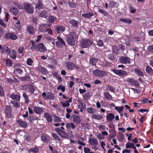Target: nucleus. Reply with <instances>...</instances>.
<instances>
[{
	"label": "nucleus",
	"mask_w": 153,
	"mask_h": 153,
	"mask_svg": "<svg viewBox=\"0 0 153 153\" xmlns=\"http://www.w3.org/2000/svg\"><path fill=\"white\" fill-rule=\"evenodd\" d=\"M30 42L32 44L30 49L31 50L36 49L37 51L43 53L46 51L47 48L45 45L42 43H38L37 45L36 44L35 42L33 40H31Z\"/></svg>",
	"instance_id": "obj_1"
},
{
	"label": "nucleus",
	"mask_w": 153,
	"mask_h": 153,
	"mask_svg": "<svg viewBox=\"0 0 153 153\" xmlns=\"http://www.w3.org/2000/svg\"><path fill=\"white\" fill-rule=\"evenodd\" d=\"M76 34L74 31H70L69 34L65 36V39L67 43L69 45L74 46L75 44Z\"/></svg>",
	"instance_id": "obj_2"
},
{
	"label": "nucleus",
	"mask_w": 153,
	"mask_h": 153,
	"mask_svg": "<svg viewBox=\"0 0 153 153\" xmlns=\"http://www.w3.org/2000/svg\"><path fill=\"white\" fill-rule=\"evenodd\" d=\"M93 41L89 38L83 39L82 40L80 46L82 48H89L92 45Z\"/></svg>",
	"instance_id": "obj_3"
},
{
	"label": "nucleus",
	"mask_w": 153,
	"mask_h": 153,
	"mask_svg": "<svg viewBox=\"0 0 153 153\" xmlns=\"http://www.w3.org/2000/svg\"><path fill=\"white\" fill-rule=\"evenodd\" d=\"M23 9L26 13L32 14L34 12V7L29 2H25L23 4Z\"/></svg>",
	"instance_id": "obj_4"
},
{
	"label": "nucleus",
	"mask_w": 153,
	"mask_h": 153,
	"mask_svg": "<svg viewBox=\"0 0 153 153\" xmlns=\"http://www.w3.org/2000/svg\"><path fill=\"white\" fill-rule=\"evenodd\" d=\"M92 74L96 77H103L107 75V71L96 69L92 71Z\"/></svg>",
	"instance_id": "obj_5"
},
{
	"label": "nucleus",
	"mask_w": 153,
	"mask_h": 153,
	"mask_svg": "<svg viewBox=\"0 0 153 153\" xmlns=\"http://www.w3.org/2000/svg\"><path fill=\"white\" fill-rule=\"evenodd\" d=\"M4 111L6 117L8 119L11 118L12 116V109L9 105H6L4 108Z\"/></svg>",
	"instance_id": "obj_6"
},
{
	"label": "nucleus",
	"mask_w": 153,
	"mask_h": 153,
	"mask_svg": "<svg viewBox=\"0 0 153 153\" xmlns=\"http://www.w3.org/2000/svg\"><path fill=\"white\" fill-rule=\"evenodd\" d=\"M119 60L121 63L129 64L131 63V59L126 56H121Z\"/></svg>",
	"instance_id": "obj_7"
},
{
	"label": "nucleus",
	"mask_w": 153,
	"mask_h": 153,
	"mask_svg": "<svg viewBox=\"0 0 153 153\" xmlns=\"http://www.w3.org/2000/svg\"><path fill=\"white\" fill-rule=\"evenodd\" d=\"M55 131L61 137L63 138H68V134L65 131L62 130L61 129L58 128H56L55 129Z\"/></svg>",
	"instance_id": "obj_8"
},
{
	"label": "nucleus",
	"mask_w": 153,
	"mask_h": 153,
	"mask_svg": "<svg viewBox=\"0 0 153 153\" xmlns=\"http://www.w3.org/2000/svg\"><path fill=\"white\" fill-rule=\"evenodd\" d=\"M111 71L119 76L124 77L128 76V73L125 71L113 69L111 70Z\"/></svg>",
	"instance_id": "obj_9"
},
{
	"label": "nucleus",
	"mask_w": 153,
	"mask_h": 153,
	"mask_svg": "<svg viewBox=\"0 0 153 153\" xmlns=\"http://www.w3.org/2000/svg\"><path fill=\"white\" fill-rule=\"evenodd\" d=\"M5 39H11L15 40L17 39V36L13 33L8 32L6 33L4 36Z\"/></svg>",
	"instance_id": "obj_10"
},
{
	"label": "nucleus",
	"mask_w": 153,
	"mask_h": 153,
	"mask_svg": "<svg viewBox=\"0 0 153 153\" xmlns=\"http://www.w3.org/2000/svg\"><path fill=\"white\" fill-rule=\"evenodd\" d=\"M57 39L58 40V41H57L56 42V45L57 47L59 48H62L63 45H65L66 44L64 41L60 37L58 36Z\"/></svg>",
	"instance_id": "obj_11"
},
{
	"label": "nucleus",
	"mask_w": 153,
	"mask_h": 153,
	"mask_svg": "<svg viewBox=\"0 0 153 153\" xmlns=\"http://www.w3.org/2000/svg\"><path fill=\"white\" fill-rule=\"evenodd\" d=\"M71 120L75 124H79L81 122L80 117L76 115L73 114L71 117Z\"/></svg>",
	"instance_id": "obj_12"
},
{
	"label": "nucleus",
	"mask_w": 153,
	"mask_h": 153,
	"mask_svg": "<svg viewBox=\"0 0 153 153\" xmlns=\"http://www.w3.org/2000/svg\"><path fill=\"white\" fill-rule=\"evenodd\" d=\"M42 141L46 143H48L50 141L49 136L45 133H43L41 136Z\"/></svg>",
	"instance_id": "obj_13"
},
{
	"label": "nucleus",
	"mask_w": 153,
	"mask_h": 153,
	"mask_svg": "<svg viewBox=\"0 0 153 153\" xmlns=\"http://www.w3.org/2000/svg\"><path fill=\"white\" fill-rule=\"evenodd\" d=\"M47 24H41L39 25V29L41 32L45 33L46 32L47 28Z\"/></svg>",
	"instance_id": "obj_14"
},
{
	"label": "nucleus",
	"mask_w": 153,
	"mask_h": 153,
	"mask_svg": "<svg viewBox=\"0 0 153 153\" xmlns=\"http://www.w3.org/2000/svg\"><path fill=\"white\" fill-rule=\"evenodd\" d=\"M27 32L29 34L31 35H33L35 29L33 26L31 25H27Z\"/></svg>",
	"instance_id": "obj_15"
},
{
	"label": "nucleus",
	"mask_w": 153,
	"mask_h": 153,
	"mask_svg": "<svg viewBox=\"0 0 153 153\" xmlns=\"http://www.w3.org/2000/svg\"><path fill=\"white\" fill-rule=\"evenodd\" d=\"M66 66L69 70H72L74 69L75 64L71 62H68L65 63Z\"/></svg>",
	"instance_id": "obj_16"
},
{
	"label": "nucleus",
	"mask_w": 153,
	"mask_h": 153,
	"mask_svg": "<svg viewBox=\"0 0 153 153\" xmlns=\"http://www.w3.org/2000/svg\"><path fill=\"white\" fill-rule=\"evenodd\" d=\"M55 28L56 31L58 34L60 33V32H64L65 29V28L62 25L57 26Z\"/></svg>",
	"instance_id": "obj_17"
},
{
	"label": "nucleus",
	"mask_w": 153,
	"mask_h": 153,
	"mask_svg": "<svg viewBox=\"0 0 153 153\" xmlns=\"http://www.w3.org/2000/svg\"><path fill=\"white\" fill-rule=\"evenodd\" d=\"M43 7L44 6L42 1L41 0H38L35 5V9L38 10L43 9Z\"/></svg>",
	"instance_id": "obj_18"
},
{
	"label": "nucleus",
	"mask_w": 153,
	"mask_h": 153,
	"mask_svg": "<svg viewBox=\"0 0 153 153\" xmlns=\"http://www.w3.org/2000/svg\"><path fill=\"white\" fill-rule=\"evenodd\" d=\"M10 11L12 15L17 16L18 14L19 10L17 8L13 6L11 7Z\"/></svg>",
	"instance_id": "obj_19"
},
{
	"label": "nucleus",
	"mask_w": 153,
	"mask_h": 153,
	"mask_svg": "<svg viewBox=\"0 0 153 153\" xmlns=\"http://www.w3.org/2000/svg\"><path fill=\"white\" fill-rule=\"evenodd\" d=\"M17 123L21 127L23 128H26L27 127V123L25 121L19 120L17 121Z\"/></svg>",
	"instance_id": "obj_20"
},
{
	"label": "nucleus",
	"mask_w": 153,
	"mask_h": 153,
	"mask_svg": "<svg viewBox=\"0 0 153 153\" xmlns=\"http://www.w3.org/2000/svg\"><path fill=\"white\" fill-rule=\"evenodd\" d=\"M98 59L95 57L90 58L89 59V63L93 66H96Z\"/></svg>",
	"instance_id": "obj_21"
},
{
	"label": "nucleus",
	"mask_w": 153,
	"mask_h": 153,
	"mask_svg": "<svg viewBox=\"0 0 153 153\" xmlns=\"http://www.w3.org/2000/svg\"><path fill=\"white\" fill-rule=\"evenodd\" d=\"M44 115L48 122L51 123L52 122V116L49 114L48 112H45L44 114Z\"/></svg>",
	"instance_id": "obj_22"
},
{
	"label": "nucleus",
	"mask_w": 153,
	"mask_h": 153,
	"mask_svg": "<svg viewBox=\"0 0 153 153\" xmlns=\"http://www.w3.org/2000/svg\"><path fill=\"white\" fill-rule=\"evenodd\" d=\"M16 53L15 50H12L9 53V56L10 58L13 59H15L16 57Z\"/></svg>",
	"instance_id": "obj_23"
},
{
	"label": "nucleus",
	"mask_w": 153,
	"mask_h": 153,
	"mask_svg": "<svg viewBox=\"0 0 153 153\" xmlns=\"http://www.w3.org/2000/svg\"><path fill=\"white\" fill-rule=\"evenodd\" d=\"M70 23L74 27L77 28L78 27V21L74 19L71 20L69 21Z\"/></svg>",
	"instance_id": "obj_24"
},
{
	"label": "nucleus",
	"mask_w": 153,
	"mask_h": 153,
	"mask_svg": "<svg viewBox=\"0 0 153 153\" xmlns=\"http://www.w3.org/2000/svg\"><path fill=\"white\" fill-rule=\"evenodd\" d=\"M39 151V147L36 146L35 147L29 149L28 152L29 153H38Z\"/></svg>",
	"instance_id": "obj_25"
},
{
	"label": "nucleus",
	"mask_w": 153,
	"mask_h": 153,
	"mask_svg": "<svg viewBox=\"0 0 153 153\" xmlns=\"http://www.w3.org/2000/svg\"><path fill=\"white\" fill-rule=\"evenodd\" d=\"M104 98L107 100H111L112 99V96L108 92H105L103 94Z\"/></svg>",
	"instance_id": "obj_26"
},
{
	"label": "nucleus",
	"mask_w": 153,
	"mask_h": 153,
	"mask_svg": "<svg viewBox=\"0 0 153 153\" xmlns=\"http://www.w3.org/2000/svg\"><path fill=\"white\" fill-rule=\"evenodd\" d=\"M10 97L13 100L16 101H19L21 97L17 95L12 94L10 95Z\"/></svg>",
	"instance_id": "obj_27"
},
{
	"label": "nucleus",
	"mask_w": 153,
	"mask_h": 153,
	"mask_svg": "<svg viewBox=\"0 0 153 153\" xmlns=\"http://www.w3.org/2000/svg\"><path fill=\"white\" fill-rule=\"evenodd\" d=\"M115 117L114 115L112 113H109L106 116V119L108 121H112Z\"/></svg>",
	"instance_id": "obj_28"
},
{
	"label": "nucleus",
	"mask_w": 153,
	"mask_h": 153,
	"mask_svg": "<svg viewBox=\"0 0 153 153\" xmlns=\"http://www.w3.org/2000/svg\"><path fill=\"white\" fill-rule=\"evenodd\" d=\"M134 71L135 73L138 76H143V73L140 70L137 68H135L134 69Z\"/></svg>",
	"instance_id": "obj_29"
},
{
	"label": "nucleus",
	"mask_w": 153,
	"mask_h": 153,
	"mask_svg": "<svg viewBox=\"0 0 153 153\" xmlns=\"http://www.w3.org/2000/svg\"><path fill=\"white\" fill-rule=\"evenodd\" d=\"M146 71L147 73L150 75H153V70L149 66H147L146 68Z\"/></svg>",
	"instance_id": "obj_30"
},
{
	"label": "nucleus",
	"mask_w": 153,
	"mask_h": 153,
	"mask_svg": "<svg viewBox=\"0 0 153 153\" xmlns=\"http://www.w3.org/2000/svg\"><path fill=\"white\" fill-rule=\"evenodd\" d=\"M89 142L91 145H97L98 144V140L94 138L89 139Z\"/></svg>",
	"instance_id": "obj_31"
},
{
	"label": "nucleus",
	"mask_w": 153,
	"mask_h": 153,
	"mask_svg": "<svg viewBox=\"0 0 153 153\" xmlns=\"http://www.w3.org/2000/svg\"><path fill=\"white\" fill-rule=\"evenodd\" d=\"M91 117L92 119L100 120L102 118V116L100 114L97 115L93 114L91 115Z\"/></svg>",
	"instance_id": "obj_32"
},
{
	"label": "nucleus",
	"mask_w": 153,
	"mask_h": 153,
	"mask_svg": "<svg viewBox=\"0 0 153 153\" xmlns=\"http://www.w3.org/2000/svg\"><path fill=\"white\" fill-rule=\"evenodd\" d=\"M65 126L68 131L70 128H71L73 129H74L75 128L74 124L72 123H67L65 124Z\"/></svg>",
	"instance_id": "obj_33"
},
{
	"label": "nucleus",
	"mask_w": 153,
	"mask_h": 153,
	"mask_svg": "<svg viewBox=\"0 0 153 153\" xmlns=\"http://www.w3.org/2000/svg\"><path fill=\"white\" fill-rule=\"evenodd\" d=\"M33 111L37 114H40L43 112V110L42 108L36 106L33 108Z\"/></svg>",
	"instance_id": "obj_34"
},
{
	"label": "nucleus",
	"mask_w": 153,
	"mask_h": 153,
	"mask_svg": "<svg viewBox=\"0 0 153 153\" xmlns=\"http://www.w3.org/2000/svg\"><path fill=\"white\" fill-rule=\"evenodd\" d=\"M106 89L111 92L113 93H115V88L113 87L112 85H108L106 86Z\"/></svg>",
	"instance_id": "obj_35"
},
{
	"label": "nucleus",
	"mask_w": 153,
	"mask_h": 153,
	"mask_svg": "<svg viewBox=\"0 0 153 153\" xmlns=\"http://www.w3.org/2000/svg\"><path fill=\"white\" fill-rule=\"evenodd\" d=\"M39 16L40 17L46 18L48 17L47 11L45 10L42 11L40 13Z\"/></svg>",
	"instance_id": "obj_36"
},
{
	"label": "nucleus",
	"mask_w": 153,
	"mask_h": 153,
	"mask_svg": "<svg viewBox=\"0 0 153 153\" xmlns=\"http://www.w3.org/2000/svg\"><path fill=\"white\" fill-rule=\"evenodd\" d=\"M94 15V13H84V14H82V15L83 17L88 19L91 18Z\"/></svg>",
	"instance_id": "obj_37"
},
{
	"label": "nucleus",
	"mask_w": 153,
	"mask_h": 153,
	"mask_svg": "<svg viewBox=\"0 0 153 153\" xmlns=\"http://www.w3.org/2000/svg\"><path fill=\"white\" fill-rule=\"evenodd\" d=\"M98 10L99 13L103 14L105 16H107L109 15L108 13L104 10L100 8H98Z\"/></svg>",
	"instance_id": "obj_38"
},
{
	"label": "nucleus",
	"mask_w": 153,
	"mask_h": 153,
	"mask_svg": "<svg viewBox=\"0 0 153 153\" xmlns=\"http://www.w3.org/2000/svg\"><path fill=\"white\" fill-rule=\"evenodd\" d=\"M86 110L88 112L91 114H94L96 111V110L93 108H87Z\"/></svg>",
	"instance_id": "obj_39"
},
{
	"label": "nucleus",
	"mask_w": 153,
	"mask_h": 153,
	"mask_svg": "<svg viewBox=\"0 0 153 153\" xmlns=\"http://www.w3.org/2000/svg\"><path fill=\"white\" fill-rule=\"evenodd\" d=\"M54 98V96L52 92H49L47 94V97L45 98V100L49 99L51 100H53Z\"/></svg>",
	"instance_id": "obj_40"
},
{
	"label": "nucleus",
	"mask_w": 153,
	"mask_h": 153,
	"mask_svg": "<svg viewBox=\"0 0 153 153\" xmlns=\"http://www.w3.org/2000/svg\"><path fill=\"white\" fill-rule=\"evenodd\" d=\"M83 99L86 100H88L90 97V93L88 92L83 96Z\"/></svg>",
	"instance_id": "obj_41"
},
{
	"label": "nucleus",
	"mask_w": 153,
	"mask_h": 153,
	"mask_svg": "<svg viewBox=\"0 0 153 153\" xmlns=\"http://www.w3.org/2000/svg\"><path fill=\"white\" fill-rule=\"evenodd\" d=\"M52 134V137L56 140L60 142L61 141V138L57 134L53 133Z\"/></svg>",
	"instance_id": "obj_42"
},
{
	"label": "nucleus",
	"mask_w": 153,
	"mask_h": 153,
	"mask_svg": "<svg viewBox=\"0 0 153 153\" xmlns=\"http://www.w3.org/2000/svg\"><path fill=\"white\" fill-rule=\"evenodd\" d=\"M68 4L70 7L72 8H76L77 5V4L76 3L72 1L68 2Z\"/></svg>",
	"instance_id": "obj_43"
},
{
	"label": "nucleus",
	"mask_w": 153,
	"mask_h": 153,
	"mask_svg": "<svg viewBox=\"0 0 153 153\" xmlns=\"http://www.w3.org/2000/svg\"><path fill=\"white\" fill-rule=\"evenodd\" d=\"M5 62L6 65L9 67L12 66L13 63L12 62L10 59H5Z\"/></svg>",
	"instance_id": "obj_44"
},
{
	"label": "nucleus",
	"mask_w": 153,
	"mask_h": 153,
	"mask_svg": "<svg viewBox=\"0 0 153 153\" xmlns=\"http://www.w3.org/2000/svg\"><path fill=\"white\" fill-rule=\"evenodd\" d=\"M103 63L104 66L106 68H110L111 66V63L107 60H104Z\"/></svg>",
	"instance_id": "obj_45"
},
{
	"label": "nucleus",
	"mask_w": 153,
	"mask_h": 153,
	"mask_svg": "<svg viewBox=\"0 0 153 153\" xmlns=\"http://www.w3.org/2000/svg\"><path fill=\"white\" fill-rule=\"evenodd\" d=\"M56 20V18L52 16H49L48 17V21L49 23H53Z\"/></svg>",
	"instance_id": "obj_46"
},
{
	"label": "nucleus",
	"mask_w": 153,
	"mask_h": 153,
	"mask_svg": "<svg viewBox=\"0 0 153 153\" xmlns=\"http://www.w3.org/2000/svg\"><path fill=\"white\" fill-rule=\"evenodd\" d=\"M120 20L122 22L128 24H130L131 22V20L129 19H120Z\"/></svg>",
	"instance_id": "obj_47"
},
{
	"label": "nucleus",
	"mask_w": 153,
	"mask_h": 153,
	"mask_svg": "<svg viewBox=\"0 0 153 153\" xmlns=\"http://www.w3.org/2000/svg\"><path fill=\"white\" fill-rule=\"evenodd\" d=\"M107 57L108 59L111 61H113L115 59V56H114L113 54H107Z\"/></svg>",
	"instance_id": "obj_48"
},
{
	"label": "nucleus",
	"mask_w": 153,
	"mask_h": 153,
	"mask_svg": "<svg viewBox=\"0 0 153 153\" xmlns=\"http://www.w3.org/2000/svg\"><path fill=\"white\" fill-rule=\"evenodd\" d=\"M60 103L61 104L62 106L63 107H68L70 105V103L68 102H66V101L65 102L61 101L60 102Z\"/></svg>",
	"instance_id": "obj_49"
},
{
	"label": "nucleus",
	"mask_w": 153,
	"mask_h": 153,
	"mask_svg": "<svg viewBox=\"0 0 153 153\" xmlns=\"http://www.w3.org/2000/svg\"><path fill=\"white\" fill-rule=\"evenodd\" d=\"M11 103L13 106L17 108H19L20 106V104L19 102L14 101H12Z\"/></svg>",
	"instance_id": "obj_50"
},
{
	"label": "nucleus",
	"mask_w": 153,
	"mask_h": 153,
	"mask_svg": "<svg viewBox=\"0 0 153 153\" xmlns=\"http://www.w3.org/2000/svg\"><path fill=\"white\" fill-rule=\"evenodd\" d=\"M123 108H124L123 106H121L120 107L119 106H116L114 108V109L120 114L121 111L123 110Z\"/></svg>",
	"instance_id": "obj_51"
},
{
	"label": "nucleus",
	"mask_w": 153,
	"mask_h": 153,
	"mask_svg": "<svg viewBox=\"0 0 153 153\" xmlns=\"http://www.w3.org/2000/svg\"><path fill=\"white\" fill-rule=\"evenodd\" d=\"M5 93L4 89L1 85H0V96L4 97V96Z\"/></svg>",
	"instance_id": "obj_52"
},
{
	"label": "nucleus",
	"mask_w": 153,
	"mask_h": 153,
	"mask_svg": "<svg viewBox=\"0 0 153 153\" xmlns=\"http://www.w3.org/2000/svg\"><path fill=\"white\" fill-rule=\"evenodd\" d=\"M29 90L31 94L33 93L34 91H35V89L33 85L30 84L29 85Z\"/></svg>",
	"instance_id": "obj_53"
},
{
	"label": "nucleus",
	"mask_w": 153,
	"mask_h": 153,
	"mask_svg": "<svg viewBox=\"0 0 153 153\" xmlns=\"http://www.w3.org/2000/svg\"><path fill=\"white\" fill-rule=\"evenodd\" d=\"M97 45L100 47H102L104 45L103 41L101 39L98 40L97 42Z\"/></svg>",
	"instance_id": "obj_54"
},
{
	"label": "nucleus",
	"mask_w": 153,
	"mask_h": 153,
	"mask_svg": "<svg viewBox=\"0 0 153 153\" xmlns=\"http://www.w3.org/2000/svg\"><path fill=\"white\" fill-rule=\"evenodd\" d=\"M18 52L20 54H22L24 51V47L23 46H21L18 49Z\"/></svg>",
	"instance_id": "obj_55"
},
{
	"label": "nucleus",
	"mask_w": 153,
	"mask_h": 153,
	"mask_svg": "<svg viewBox=\"0 0 153 153\" xmlns=\"http://www.w3.org/2000/svg\"><path fill=\"white\" fill-rule=\"evenodd\" d=\"M128 8L131 13H134L136 12V9L133 7L131 5L129 6Z\"/></svg>",
	"instance_id": "obj_56"
},
{
	"label": "nucleus",
	"mask_w": 153,
	"mask_h": 153,
	"mask_svg": "<svg viewBox=\"0 0 153 153\" xmlns=\"http://www.w3.org/2000/svg\"><path fill=\"white\" fill-rule=\"evenodd\" d=\"M54 118V122H59L62 121L61 119L58 116L54 115H53Z\"/></svg>",
	"instance_id": "obj_57"
},
{
	"label": "nucleus",
	"mask_w": 153,
	"mask_h": 153,
	"mask_svg": "<svg viewBox=\"0 0 153 153\" xmlns=\"http://www.w3.org/2000/svg\"><path fill=\"white\" fill-rule=\"evenodd\" d=\"M27 64L29 66H31L32 63L33 62L32 59L30 58H28L26 61Z\"/></svg>",
	"instance_id": "obj_58"
},
{
	"label": "nucleus",
	"mask_w": 153,
	"mask_h": 153,
	"mask_svg": "<svg viewBox=\"0 0 153 153\" xmlns=\"http://www.w3.org/2000/svg\"><path fill=\"white\" fill-rule=\"evenodd\" d=\"M4 52H5L7 53H9L10 52V50L8 48V47L7 46H4L2 50Z\"/></svg>",
	"instance_id": "obj_59"
},
{
	"label": "nucleus",
	"mask_w": 153,
	"mask_h": 153,
	"mask_svg": "<svg viewBox=\"0 0 153 153\" xmlns=\"http://www.w3.org/2000/svg\"><path fill=\"white\" fill-rule=\"evenodd\" d=\"M117 3L114 1H110L109 2V5L111 7H113L114 6H117Z\"/></svg>",
	"instance_id": "obj_60"
},
{
	"label": "nucleus",
	"mask_w": 153,
	"mask_h": 153,
	"mask_svg": "<svg viewBox=\"0 0 153 153\" xmlns=\"http://www.w3.org/2000/svg\"><path fill=\"white\" fill-rule=\"evenodd\" d=\"M13 4L15 6H17L19 9H23V6H22L21 4H20L18 3H17L16 2H13Z\"/></svg>",
	"instance_id": "obj_61"
},
{
	"label": "nucleus",
	"mask_w": 153,
	"mask_h": 153,
	"mask_svg": "<svg viewBox=\"0 0 153 153\" xmlns=\"http://www.w3.org/2000/svg\"><path fill=\"white\" fill-rule=\"evenodd\" d=\"M57 90H61L62 92H64L65 90V88L62 85H59L57 87Z\"/></svg>",
	"instance_id": "obj_62"
},
{
	"label": "nucleus",
	"mask_w": 153,
	"mask_h": 153,
	"mask_svg": "<svg viewBox=\"0 0 153 153\" xmlns=\"http://www.w3.org/2000/svg\"><path fill=\"white\" fill-rule=\"evenodd\" d=\"M134 143H132L128 142L126 144V148L127 149L132 148Z\"/></svg>",
	"instance_id": "obj_63"
},
{
	"label": "nucleus",
	"mask_w": 153,
	"mask_h": 153,
	"mask_svg": "<svg viewBox=\"0 0 153 153\" xmlns=\"http://www.w3.org/2000/svg\"><path fill=\"white\" fill-rule=\"evenodd\" d=\"M30 76L28 75L25 76L24 77H21V79L23 81H27L30 79Z\"/></svg>",
	"instance_id": "obj_64"
}]
</instances>
